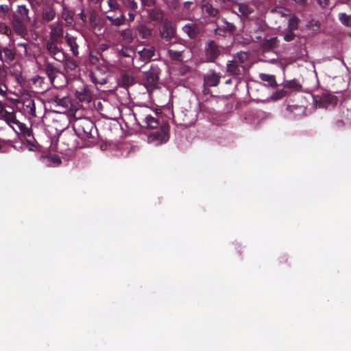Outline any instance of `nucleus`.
<instances>
[{"label": "nucleus", "instance_id": "obj_1", "mask_svg": "<svg viewBox=\"0 0 351 351\" xmlns=\"http://www.w3.org/2000/svg\"><path fill=\"white\" fill-rule=\"evenodd\" d=\"M29 9L25 5H19L12 14L11 25L17 35L24 36L27 33V24L31 21Z\"/></svg>", "mask_w": 351, "mask_h": 351}, {"label": "nucleus", "instance_id": "obj_2", "mask_svg": "<svg viewBox=\"0 0 351 351\" xmlns=\"http://www.w3.org/2000/svg\"><path fill=\"white\" fill-rule=\"evenodd\" d=\"M95 123L88 118H82L75 121L73 129L79 138L84 141L94 138Z\"/></svg>", "mask_w": 351, "mask_h": 351}, {"label": "nucleus", "instance_id": "obj_3", "mask_svg": "<svg viewBox=\"0 0 351 351\" xmlns=\"http://www.w3.org/2000/svg\"><path fill=\"white\" fill-rule=\"evenodd\" d=\"M158 56L156 47L151 45H147L135 54L133 58V66L141 69L146 63L156 60Z\"/></svg>", "mask_w": 351, "mask_h": 351}, {"label": "nucleus", "instance_id": "obj_4", "mask_svg": "<svg viewBox=\"0 0 351 351\" xmlns=\"http://www.w3.org/2000/svg\"><path fill=\"white\" fill-rule=\"evenodd\" d=\"M160 36L169 45H173L180 40L177 36L176 27L172 22L166 20L162 23L159 29Z\"/></svg>", "mask_w": 351, "mask_h": 351}, {"label": "nucleus", "instance_id": "obj_5", "mask_svg": "<svg viewBox=\"0 0 351 351\" xmlns=\"http://www.w3.org/2000/svg\"><path fill=\"white\" fill-rule=\"evenodd\" d=\"M161 69L156 64H152L148 71L143 73V80L145 86L148 88H155L160 79Z\"/></svg>", "mask_w": 351, "mask_h": 351}, {"label": "nucleus", "instance_id": "obj_6", "mask_svg": "<svg viewBox=\"0 0 351 351\" xmlns=\"http://www.w3.org/2000/svg\"><path fill=\"white\" fill-rule=\"evenodd\" d=\"M204 51L206 62H215L222 53L223 47L215 41L209 40L206 43Z\"/></svg>", "mask_w": 351, "mask_h": 351}, {"label": "nucleus", "instance_id": "obj_7", "mask_svg": "<svg viewBox=\"0 0 351 351\" xmlns=\"http://www.w3.org/2000/svg\"><path fill=\"white\" fill-rule=\"evenodd\" d=\"M186 49V45L180 39L177 40V43L171 45V47L167 49V54L173 61L182 62V56Z\"/></svg>", "mask_w": 351, "mask_h": 351}, {"label": "nucleus", "instance_id": "obj_8", "mask_svg": "<svg viewBox=\"0 0 351 351\" xmlns=\"http://www.w3.org/2000/svg\"><path fill=\"white\" fill-rule=\"evenodd\" d=\"M61 43H56L51 42H46V49L51 58L56 61L63 62L66 59V53L61 47L58 45Z\"/></svg>", "mask_w": 351, "mask_h": 351}, {"label": "nucleus", "instance_id": "obj_9", "mask_svg": "<svg viewBox=\"0 0 351 351\" xmlns=\"http://www.w3.org/2000/svg\"><path fill=\"white\" fill-rule=\"evenodd\" d=\"M93 88L90 86H83L75 90V95L80 102L88 104L93 99Z\"/></svg>", "mask_w": 351, "mask_h": 351}, {"label": "nucleus", "instance_id": "obj_10", "mask_svg": "<svg viewBox=\"0 0 351 351\" xmlns=\"http://www.w3.org/2000/svg\"><path fill=\"white\" fill-rule=\"evenodd\" d=\"M63 38L64 32L62 25L59 23L51 25L49 38L47 42L62 43Z\"/></svg>", "mask_w": 351, "mask_h": 351}, {"label": "nucleus", "instance_id": "obj_11", "mask_svg": "<svg viewBox=\"0 0 351 351\" xmlns=\"http://www.w3.org/2000/svg\"><path fill=\"white\" fill-rule=\"evenodd\" d=\"M178 118L180 119L179 124L188 127L195 122L197 114L192 110H185L178 114Z\"/></svg>", "mask_w": 351, "mask_h": 351}, {"label": "nucleus", "instance_id": "obj_12", "mask_svg": "<svg viewBox=\"0 0 351 351\" xmlns=\"http://www.w3.org/2000/svg\"><path fill=\"white\" fill-rule=\"evenodd\" d=\"M43 70L47 74L51 84L54 83V80L58 73H60V69L54 63L45 61L43 64Z\"/></svg>", "mask_w": 351, "mask_h": 351}, {"label": "nucleus", "instance_id": "obj_13", "mask_svg": "<svg viewBox=\"0 0 351 351\" xmlns=\"http://www.w3.org/2000/svg\"><path fill=\"white\" fill-rule=\"evenodd\" d=\"M244 71L245 67L234 60L227 63V72L232 76L239 77L243 74Z\"/></svg>", "mask_w": 351, "mask_h": 351}, {"label": "nucleus", "instance_id": "obj_14", "mask_svg": "<svg viewBox=\"0 0 351 351\" xmlns=\"http://www.w3.org/2000/svg\"><path fill=\"white\" fill-rule=\"evenodd\" d=\"M64 39L66 45L70 47L72 54L74 56L77 57L80 53L77 37L66 33L64 36Z\"/></svg>", "mask_w": 351, "mask_h": 351}, {"label": "nucleus", "instance_id": "obj_15", "mask_svg": "<svg viewBox=\"0 0 351 351\" xmlns=\"http://www.w3.org/2000/svg\"><path fill=\"white\" fill-rule=\"evenodd\" d=\"M337 98L330 93H322L318 101L319 108H327L329 105H336Z\"/></svg>", "mask_w": 351, "mask_h": 351}, {"label": "nucleus", "instance_id": "obj_16", "mask_svg": "<svg viewBox=\"0 0 351 351\" xmlns=\"http://www.w3.org/2000/svg\"><path fill=\"white\" fill-rule=\"evenodd\" d=\"M23 109L26 114L36 117V106L34 99L32 97L22 99Z\"/></svg>", "mask_w": 351, "mask_h": 351}, {"label": "nucleus", "instance_id": "obj_17", "mask_svg": "<svg viewBox=\"0 0 351 351\" xmlns=\"http://www.w3.org/2000/svg\"><path fill=\"white\" fill-rule=\"evenodd\" d=\"M202 12L209 17L218 19L219 17V10L215 8L211 3L206 2L202 5Z\"/></svg>", "mask_w": 351, "mask_h": 351}, {"label": "nucleus", "instance_id": "obj_18", "mask_svg": "<svg viewBox=\"0 0 351 351\" xmlns=\"http://www.w3.org/2000/svg\"><path fill=\"white\" fill-rule=\"evenodd\" d=\"M140 36L143 39L149 38L153 33V29L146 25L145 23H139L136 27Z\"/></svg>", "mask_w": 351, "mask_h": 351}, {"label": "nucleus", "instance_id": "obj_19", "mask_svg": "<svg viewBox=\"0 0 351 351\" xmlns=\"http://www.w3.org/2000/svg\"><path fill=\"white\" fill-rule=\"evenodd\" d=\"M56 10L53 5L43 7L42 9V19L45 22L52 21L56 17Z\"/></svg>", "mask_w": 351, "mask_h": 351}, {"label": "nucleus", "instance_id": "obj_20", "mask_svg": "<svg viewBox=\"0 0 351 351\" xmlns=\"http://www.w3.org/2000/svg\"><path fill=\"white\" fill-rule=\"evenodd\" d=\"M3 119H4L8 124L13 123L18 125L20 130H23V128H25V124L21 123L19 120L16 119V114L14 112H10L7 110H5L3 114Z\"/></svg>", "mask_w": 351, "mask_h": 351}, {"label": "nucleus", "instance_id": "obj_21", "mask_svg": "<svg viewBox=\"0 0 351 351\" xmlns=\"http://www.w3.org/2000/svg\"><path fill=\"white\" fill-rule=\"evenodd\" d=\"M183 32L191 39H195L198 36L199 29L195 24H186L182 27Z\"/></svg>", "mask_w": 351, "mask_h": 351}, {"label": "nucleus", "instance_id": "obj_22", "mask_svg": "<svg viewBox=\"0 0 351 351\" xmlns=\"http://www.w3.org/2000/svg\"><path fill=\"white\" fill-rule=\"evenodd\" d=\"M220 77L215 73L208 74L204 77V82L208 86H217L219 83Z\"/></svg>", "mask_w": 351, "mask_h": 351}, {"label": "nucleus", "instance_id": "obj_23", "mask_svg": "<svg viewBox=\"0 0 351 351\" xmlns=\"http://www.w3.org/2000/svg\"><path fill=\"white\" fill-rule=\"evenodd\" d=\"M143 120L144 127L147 129H156L159 125L158 120L152 115H147Z\"/></svg>", "mask_w": 351, "mask_h": 351}, {"label": "nucleus", "instance_id": "obj_24", "mask_svg": "<svg viewBox=\"0 0 351 351\" xmlns=\"http://www.w3.org/2000/svg\"><path fill=\"white\" fill-rule=\"evenodd\" d=\"M134 83V80L132 75L128 73H124L122 74L119 82V84L121 86L124 88H128L129 86L133 85Z\"/></svg>", "mask_w": 351, "mask_h": 351}, {"label": "nucleus", "instance_id": "obj_25", "mask_svg": "<svg viewBox=\"0 0 351 351\" xmlns=\"http://www.w3.org/2000/svg\"><path fill=\"white\" fill-rule=\"evenodd\" d=\"M277 37H272L269 39H265L263 42L262 47L265 51H270L278 45Z\"/></svg>", "mask_w": 351, "mask_h": 351}, {"label": "nucleus", "instance_id": "obj_26", "mask_svg": "<svg viewBox=\"0 0 351 351\" xmlns=\"http://www.w3.org/2000/svg\"><path fill=\"white\" fill-rule=\"evenodd\" d=\"M119 35L121 36L122 40L128 44L132 43L134 39V36L133 35V32L131 29L127 28L123 30L120 31Z\"/></svg>", "mask_w": 351, "mask_h": 351}, {"label": "nucleus", "instance_id": "obj_27", "mask_svg": "<svg viewBox=\"0 0 351 351\" xmlns=\"http://www.w3.org/2000/svg\"><path fill=\"white\" fill-rule=\"evenodd\" d=\"M106 19L110 21L112 25L116 27H119L125 24V17L123 14H121L119 16L116 18L113 16L107 15Z\"/></svg>", "mask_w": 351, "mask_h": 351}, {"label": "nucleus", "instance_id": "obj_28", "mask_svg": "<svg viewBox=\"0 0 351 351\" xmlns=\"http://www.w3.org/2000/svg\"><path fill=\"white\" fill-rule=\"evenodd\" d=\"M12 4L8 5H0V17L3 20L10 19L12 17Z\"/></svg>", "mask_w": 351, "mask_h": 351}, {"label": "nucleus", "instance_id": "obj_29", "mask_svg": "<svg viewBox=\"0 0 351 351\" xmlns=\"http://www.w3.org/2000/svg\"><path fill=\"white\" fill-rule=\"evenodd\" d=\"M259 78L263 82H268L269 85L273 88H276L278 86L275 76L274 75L260 73Z\"/></svg>", "mask_w": 351, "mask_h": 351}, {"label": "nucleus", "instance_id": "obj_30", "mask_svg": "<svg viewBox=\"0 0 351 351\" xmlns=\"http://www.w3.org/2000/svg\"><path fill=\"white\" fill-rule=\"evenodd\" d=\"M2 51L4 54L3 57V62L6 63H10L15 59V51H14L12 49L4 47L2 49Z\"/></svg>", "mask_w": 351, "mask_h": 351}, {"label": "nucleus", "instance_id": "obj_31", "mask_svg": "<svg viewBox=\"0 0 351 351\" xmlns=\"http://www.w3.org/2000/svg\"><path fill=\"white\" fill-rule=\"evenodd\" d=\"M238 10L242 16L247 17L250 14L254 12L253 8L249 6L245 3H239L237 5Z\"/></svg>", "mask_w": 351, "mask_h": 351}, {"label": "nucleus", "instance_id": "obj_32", "mask_svg": "<svg viewBox=\"0 0 351 351\" xmlns=\"http://www.w3.org/2000/svg\"><path fill=\"white\" fill-rule=\"evenodd\" d=\"M63 62H64L65 68L70 71L75 70L78 66L77 61L66 54V59Z\"/></svg>", "mask_w": 351, "mask_h": 351}, {"label": "nucleus", "instance_id": "obj_33", "mask_svg": "<svg viewBox=\"0 0 351 351\" xmlns=\"http://www.w3.org/2000/svg\"><path fill=\"white\" fill-rule=\"evenodd\" d=\"M249 58V54L247 52L241 51L237 53L233 58V60L238 62L239 64L243 65Z\"/></svg>", "mask_w": 351, "mask_h": 351}, {"label": "nucleus", "instance_id": "obj_34", "mask_svg": "<svg viewBox=\"0 0 351 351\" xmlns=\"http://www.w3.org/2000/svg\"><path fill=\"white\" fill-rule=\"evenodd\" d=\"M32 5L48 7L54 5V0H29Z\"/></svg>", "mask_w": 351, "mask_h": 351}, {"label": "nucleus", "instance_id": "obj_35", "mask_svg": "<svg viewBox=\"0 0 351 351\" xmlns=\"http://www.w3.org/2000/svg\"><path fill=\"white\" fill-rule=\"evenodd\" d=\"M119 54L123 57L132 58L133 60V58L136 53L133 51L132 48L123 46L119 50Z\"/></svg>", "mask_w": 351, "mask_h": 351}, {"label": "nucleus", "instance_id": "obj_36", "mask_svg": "<svg viewBox=\"0 0 351 351\" xmlns=\"http://www.w3.org/2000/svg\"><path fill=\"white\" fill-rule=\"evenodd\" d=\"M150 16L152 20L159 21L163 19L164 13L160 9L155 8L152 10Z\"/></svg>", "mask_w": 351, "mask_h": 351}, {"label": "nucleus", "instance_id": "obj_37", "mask_svg": "<svg viewBox=\"0 0 351 351\" xmlns=\"http://www.w3.org/2000/svg\"><path fill=\"white\" fill-rule=\"evenodd\" d=\"M339 19L345 26L351 27V14L348 15L346 13L341 12L339 14Z\"/></svg>", "mask_w": 351, "mask_h": 351}, {"label": "nucleus", "instance_id": "obj_38", "mask_svg": "<svg viewBox=\"0 0 351 351\" xmlns=\"http://www.w3.org/2000/svg\"><path fill=\"white\" fill-rule=\"evenodd\" d=\"M123 5L132 11H136L138 8L137 3L135 0H121Z\"/></svg>", "mask_w": 351, "mask_h": 351}, {"label": "nucleus", "instance_id": "obj_39", "mask_svg": "<svg viewBox=\"0 0 351 351\" xmlns=\"http://www.w3.org/2000/svg\"><path fill=\"white\" fill-rule=\"evenodd\" d=\"M221 21V25L228 33H234L236 31L237 29L234 24L229 23L225 19H223Z\"/></svg>", "mask_w": 351, "mask_h": 351}, {"label": "nucleus", "instance_id": "obj_40", "mask_svg": "<svg viewBox=\"0 0 351 351\" xmlns=\"http://www.w3.org/2000/svg\"><path fill=\"white\" fill-rule=\"evenodd\" d=\"M62 18L68 25H71L73 23V12L69 10H64Z\"/></svg>", "mask_w": 351, "mask_h": 351}, {"label": "nucleus", "instance_id": "obj_41", "mask_svg": "<svg viewBox=\"0 0 351 351\" xmlns=\"http://www.w3.org/2000/svg\"><path fill=\"white\" fill-rule=\"evenodd\" d=\"M12 32V29L8 25L3 23H0V33L6 36H10Z\"/></svg>", "mask_w": 351, "mask_h": 351}, {"label": "nucleus", "instance_id": "obj_42", "mask_svg": "<svg viewBox=\"0 0 351 351\" xmlns=\"http://www.w3.org/2000/svg\"><path fill=\"white\" fill-rule=\"evenodd\" d=\"M285 87L289 88H296L299 89L302 88V86L299 84L296 80H290L287 81L285 84Z\"/></svg>", "mask_w": 351, "mask_h": 351}, {"label": "nucleus", "instance_id": "obj_43", "mask_svg": "<svg viewBox=\"0 0 351 351\" xmlns=\"http://www.w3.org/2000/svg\"><path fill=\"white\" fill-rule=\"evenodd\" d=\"M108 5L109 11H115L120 8V5L117 3V0H108Z\"/></svg>", "mask_w": 351, "mask_h": 351}, {"label": "nucleus", "instance_id": "obj_44", "mask_svg": "<svg viewBox=\"0 0 351 351\" xmlns=\"http://www.w3.org/2000/svg\"><path fill=\"white\" fill-rule=\"evenodd\" d=\"M12 75L14 76V79L18 84L21 86H24L25 84L26 81L21 73H12Z\"/></svg>", "mask_w": 351, "mask_h": 351}, {"label": "nucleus", "instance_id": "obj_45", "mask_svg": "<svg viewBox=\"0 0 351 351\" xmlns=\"http://www.w3.org/2000/svg\"><path fill=\"white\" fill-rule=\"evenodd\" d=\"M214 32L216 35L219 36H225L228 33L221 25L218 26L217 28H215Z\"/></svg>", "mask_w": 351, "mask_h": 351}, {"label": "nucleus", "instance_id": "obj_46", "mask_svg": "<svg viewBox=\"0 0 351 351\" xmlns=\"http://www.w3.org/2000/svg\"><path fill=\"white\" fill-rule=\"evenodd\" d=\"M7 90L6 84L2 80H0V95L3 97L7 96Z\"/></svg>", "mask_w": 351, "mask_h": 351}, {"label": "nucleus", "instance_id": "obj_47", "mask_svg": "<svg viewBox=\"0 0 351 351\" xmlns=\"http://www.w3.org/2000/svg\"><path fill=\"white\" fill-rule=\"evenodd\" d=\"M295 34L291 31L284 36V40L287 42H290L294 40Z\"/></svg>", "mask_w": 351, "mask_h": 351}, {"label": "nucleus", "instance_id": "obj_48", "mask_svg": "<svg viewBox=\"0 0 351 351\" xmlns=\"http://www.w3.org/2000/svg\"><path fill=\"white\" fill-rule=\"evenodd\" d=\"M180 4V0H171L169 3V7L172 9H177V8L179 6Z\"/></svg>", "mask_w": 351, "mask_h": 351}, {"label": "nucleus", "instance_id": "obj_49", "mask_svg": "<svg viewBox=\"0 0 351 351\" xmlns=\"http://www.w3.org/2000/svg\"><path fill=\"white\" fill-rule=\"evenodd\" d=\"M141 3L145 6L151 7L154 5L155 0H141Z\"/></svg>", "mask_w": 351, "mask_h": 351}, {"label": "nucleus", "instance_id": "obj_50", "mask_svg": "<svg viewBox=\"0 0 351 351\" xmlns=\"http://www.w3.org/2000/svg\"><path fill=\"white\" fill-rule=\"evenodd\" d=\"M317 3L323 8L329 5L330 0H317Z\"/></svg>", "mask_w": 351, "mask_h": 351}, {"label": "nucleus", "instance_id": "obj_51", "mask_svg": "<svg viewBox=\"0 0 351 351\" xmlns=\"http://www.w3.org/2000/svg\"><path fill=\"white\" fill-rule=\"evenodd\" d=\"M25 136H31L32 135V130L27 128L26 125H25V128H23V130H21Z\"/></svg>", "mask_w": 351, "mask_h": 351}, {"label": "nucleus", "instance_id": "obj_52", "mask_svg": "<svg viewBox=\"0 0 351 351\" xmlns=\"http://www.w3.org/2000/svg\"><path fill=\"white\" fill-rule=\"evenodd\" d=\"M193 3L191 1H185L183 4V6H184V8L185 10H190V8H191V5L193 4Z\"/></svg>", "mask_w": 351, "mask_h": 351}, {"label": "nucleus", "instance_id": "obj_53", "mask_svg": "<svg viewBox=\"0 0 351 351\" xmlns=\"http://www.w3.org/2000/svg\"><path fill=\"white\" fill-rule=\"evenodd\" d=\"M298 109L302 110V112H304V110L302 108V107H298V106H289L287 108V110L291 112H293L294 110H298Z\"/></svg>", "mask_w": 351, "mask_h": 351}, {"label": "nucleus", "instance_id": "obj_54", "mask_svg": "<svg viewBox=\"0 0 351 351\" xmlns=\"http://www.w3.org/2000/svg\"><path fill=\"white\" fill-rule=\"evenodd\" d=\"M134 11H132L130 10L128 13V16H129V21H133L134 20V18H135V13L133 12Z\"/></svg>", "mask_w": 351, "mask_h": 351}, {"label": "nucleus", "instance_id": "obj_55", "mask_svg": "<svg viewBox=\"0 0 351 351\" xmlns=\"http://www.w3.org/2000/svg\"><path fill=\"white\" fill-rule=\"evenodd\" d=\"M289 28L291 29V31L292 32V30L293 29H296L298 28V26H297V24L296 23H294L293 22V21H291L289 23Z\"/></svg>", "mask_w": 351, "mask_h": 351}, {"label": "nucleus", "instance_id": "obj_56", "mask_svg": "<svg viewBox=\"0 0 351 351\" xmlns=\"http://www.w3.org/2000/svg\"><path fill=\"white\" fill-rule=\"evenodd\" d=\"M80 19L83 21H86V16L84 14V10L82 11V12L80 14Z\"/></svg>", "mask_w": 351, "mask_h": 351}, {"label": "nucleus", "instance_id": "obj_57", "mask_svg": "<svg viewBox=\"0 0 351 351\" xmlns=\"http://www.w3.org/2000/svg\"><path fill=\"white\" fill-rule=\"evenodd\" d=\"M90 3L97 5L100 4L103 0H88Z\"/></svg>", "mask_w": 351, "mask_h": 351}, {"label": "nucleus", "instance_id": "obj_58", "mask_svg": "<svg viewBox=\"0 0 351 351\" xmlns=\"http://www.w3.org/2000/svg\"><path fill=\"white\" fill-rule=\"evenodd\" d=\"M217 1L222 3H227L229 2L233 3L235 1V0H217Z\"/></svg>", "mask_w": 351, "mask_h": 351}, {"label": "nucleus", "instance_id": "obj_59", "mask_svg": "<svg viewBox=\"0 0 351 351\" xmlns=\"http://www.w3.org/2000/svg\"><path fill=\"white\" fill-rule=\"evenodd\" d=\"M5 112L4 106L2 102L0 101V114H3Z\"/></svg>", "mask_w": 351, "mask_h": 351}, {"label": "nucleus", "instance_id": "obj_60", "mask_svg": "<svg viewBox=\"0 0 351 351\" xmlns=\"http://www.w3.org/2000/svg\"><path fill=\"white\" fill-rule=\"evenodd\" d=\"M278 93L279 94V97H282L285 96L286 91L282 90L281 91L278 92Z\"/></svg>", "mask_w": 351, "mask_h": 351}, {"label": "nucleus", "instance_id": "obj_61", "mask_svg": "<svg viewBox=\"0 0 351 351\" xmlns=\"http://www.w3.org/2000/svg\"><path fill=\"white\" fill-rule=\"evenodd\" d=\"M90 20L91 25H92L93 27H94V25L93 24L92 16H90Z\"/></svg>", "mask_w": 351, "mask_h": 351}, {"label": "nucleus", "instance_id": "obj_62", "mask_svg": "<svg viewBox=\"0 0 351 351\" xmlns=\"http://www.w3.org/2000/svg\"><path fill=\"white\" fill-rule=\"evenodd\" d=\"M45 158H47V156H40V159H45Z\"/></svg>", "mask_w": 351, "mask_h": 351}, {"label": "nucleus", "instance_id": "obj_63", "mask_svg": "<svg viewBox=\"0 0 351 351\" xmlns=\"http://www.w3.org/2000/svg\"><path fill=\"white\" fill-rule=\"evenodd\" d=\"M90 143H92V141H88V143H86V146H90Z\"/></svg>", "mask_w": 351, "mask_h": 351}, {"label": "nucleus", "instance_id": "obj_64", "mask_svg": "<svg viewBox=\"0 0 351 351\" xmlns=\"http://www.w3.org/2000/svg\"><path fill=\"white\" fill-rule=\"evenodd\" d=\"M16 0H8V1L10 2V3H12L14 1H16Z\"/></svg>", "mask_w": 351, "mask_h": 351}]
</instances>
